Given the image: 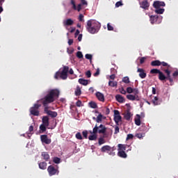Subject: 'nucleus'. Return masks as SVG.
<instances>
[{"instance_id": "obj_1", "label": "nucleus", "mask_w": 178, "mask_h": 178, "mask_svg": "<svg viewBox=\"0 0 178 178\" xmlns=\"http://www.w3.org/2000/svg\"><path fill=\"white\" fill-rule=\"evenodd\" d=\"M59 97V91L56 89H53L49 90L42 99L38 100V103H42L43 106H44V112L49 115L51 118H56L58 116V113L56 111H51L49 110L48 105L56 101V98Z\"/></svg>"}, {"instance_id": "obj_2", "label": "nucleus", "mask_w": 178, "mask_h": 178, "mask_svg": "<svg viewBox=\"0 0 178 178\" xmlns=\"http://www.w3.org/2000/svg\"><path fill=\"white\" fill-rule=\"evenodd\" d=\"M165 75L158 69H152L150 71L151 74H159V80L164 81L165 80L170 81V86L174 83V79L170 76V70L169 69L163 70Z\"/></svg>"}, {"instance_id": "obj_3", "label": "nucleus", "mask_w": 178, "mask_h": 178, "mask_svg": "<svg viewBox=\"0 0 178 178\" xmlns=\"http://www.w3.org/2000/svg\"><path fill=\"white\" fill-rule=\"evenodd\" d=\"M99 22L90 19L87 22L86 29L90 34H95V33H98V30H99Z\"/></svg>"}, {"instance_id": "obj_4", "label": "nucleus", "mask_w": 178, "mask_h": 178, "mask_svg": "<svg viewBox=\"0 0 178 178\" xmlns=\"http://www.w3.org/2000/svg\"><path fill=\"white\" fill-rule=\"evenodd\" d=\"M70 68L64 67L63 70L60 71L59 70L58 72H56V75H54V79L56 80L61 79V80H66L67 79V73Z\"/></svg>"}, {"instance_id": "obj_5", "label": "nucleus", "mask_w": 178, "mask_h": 178, "mask_svg": "<svg viewBox=\"0 0 178 178\" xmlns=\"http://www.w3.org/2000/svg\"><path fill=\"white\" fill-rule=\"evenodd\" d=\"M106 132V127L104 124H97L95 125V127L92 128V131H90V134H105Z\"/></svg>"}, {"instance_id": "obj_6", "label": "nucleus", "mask_w": 178, "mask_h": 178, "mask_svg": "<svg viewBox=\"0 0 178 178\" xmlns=\"http://www.w3.org/2000/svg\"><path fill=\"white\" fill-rule=\"evenodd\" d=\"M42 102H38L35 103V104H33V107H31L30 108V113L31 115H33V116H39L40 115V111H39V108H41L42 105H41Z\"/></svg>"}, {"instance_id": "obj_7", "label": "nucleus", "mask_w": 178, "mask_h": 178, "mask_svg": "<svg viewBox=\"0 0 178 178\" xmlns=\"http://www.w3.org/2000/svg\"><path fill=\"white\" fill-rule=\"evenodd\" d=\"M71 5H72V9L80 12L81 10V6H88V3L86 0H81V3L76 6V2L74 0H71Z\"/></svg>"}, {"instance_id": "obj_8", "label": "nucleus", "mask_w": 178, "mask_h": 178, "mask_svg": "<svg viewBox=\"0 0 178 178\" xmlns=\"http://www.w3.org/2000/svg\"><path fill=\"white\" fill-rule=\"evenodd\" d=\"M47 172H49L50 177H52L54 175H58L59 174V170L54 165H49L47 168Z\"/></svg>"}, {"instance_id": "obj_9", "label": "nucleus", "mask_w": 178, "mask_h": 178, "mask_svg": "<svg viewBox=\"0 0 178 178\" xmlns=\"http://www.w3.org/2000/svg\"><path fill=\"white\" fill-rule=\"evenodd\" d=\"M114 122H115L116 125H118V123L122 122V116H120V111L118 110H114Z\"/></svg>"}, {"instance_id": "obj_10", "label": "nucleus", "mask_w": 178, "mask_h": 178, "mask_svg": "<svg viewBox=\"0 0 178 178\" xmlns=\"http://www.w3.org/2000/svg\"><path fill=\"white\" fill-rule=\"evenodd\" d=\"M151 65L152 66H161V65H162L163 67H170V65H169L167 63L165 62H161L159 60H154V61H152L151 63Z\"/></svg>"}, {"instance_id": "obj_11", "label": "nucleus", "mask_w": 178, "mask_h": 178, "mask_svg": "<svg viewBox=\"0 0 178 178\" xmlns=\"http://www.w3.org/2000/svg\"><path fill=\"white\" fill-rule=\"evenodd\" d=\"M40 141H42V143H44L46 145H49L51 143V140L50 138H48L47 135H41Z\"/></svg>"}, {"instance_id": "obj_12", "label": "nucleus", "mask_w": 178, "mask_h": 178, "mask_svg": "<svg viewBox=\"0 0 178 178\" xmlns=\"http://www.w3.org/2000/svg\"><path fill=\"white\" fill-rule=\"evenodd\" d=\"M127 99H129L130 101H139L140 98L138 96V94H134V95H127Z\"/></svg>"}, {"instance_id": "obj_13", "label": "nucleus", "mask_w": 178, "mask_h": 178, "mask_svg": "<svg viewBox=\"0 0 178 178\" xmlns=\"http://www.w3.org/2000/svg\"><path fill=\"white\" fill-rule=\"evenodd\" d=\"M115 148L110 147L109 145H104V147H102L101 152L105 153L107 152L115 151Z\"/></svg>"}, {"instance_id": "obj_14", "label": "nucleus", "mask_w": 178, "mask_h": 178, "mask_svg": "<svg viewBox=\"0 0 178 178\" xmlns=\"http://www.w3.org/2000/svg\"><path fill=\"white\" fill-rule=\"evenodd\" d=\"M127 92L128 94L134 93V94H136V95H138L139 94V90H138V88H132L131 87H128L127 88Z\"/></svg>"}, {"instance_id": "obj_15", "label": "nucleus", "mask_w": 178, "mask_h": 178, "mask_svg": "<svg viewBox=\"0 0 178 178\" xmlns=\"http://www.w3.org/2000/svg\"><path fill=\"white\" fill-rule=\"evenodd\" d=\"M137 72L139 73V76L140 79L146 78L147 74L143 68H138Z\"/></svg>"}, {"instance_id": "obj_16", "label": "nucleus", "mask_w": 178, "mask_h": 178, "mask_svg": "<svg viewBox=\"0 0 178 178\" xmlns=\"http://www.w3.org/2000/svg\"><path fill=\"white\" fill-rule=\"evenodd\" d=\"M144 118V114L141 113V116L139 115L138 114L136 115V118H135V124H136L137 126H140L141 124V121H140V118Z\"/></svg>"}, {"instance_id": "obj_17", "label": "nucleus", "mask_w": 178, "mask_h": 178, "mask_svg": "<svg viewBox=\"0 0 178 178\" xmlns=\"http://www.w3.org/2000/svg\"><path fill=\"white\" fill-rule=\"evenodd\" d=\"M96 97L97 98V99H99V102H105V97L104 96L103 93L97 92Z\"/></svg>"}, {"instance_id": "obj_18", "label": "nucleus", "mask_w": 178, "mask_h": 178, "mask_svg": "<svg viewBox=\"0 0 178 178\" xmlns=\"http://www.w3.org/2000/svg\"><path fill=\"white\" fill-rule=\"evenodd\" d=\"M154 8L159 9L160 6H165V2L163 1H154L153 3Z\"/></svg>"}, {"instance_id": "obj_19", "label": "nucleus", "mask_w": 178, "mask_h": 178, "mask_svg": "<svg viewBox=\"0 0 178 178\" xmlns=\"http://www.w3.org/2000/svg\"><path fill=\"white\" fill-rule=\"evenodd\" d=\"M42 122L43 125H45L47 127L49 126V118L48 116H43L42 119Z\"/></svg>"}, {"instance_id": "obj_20", "label": "nucleus", "mask_w": 178, "mask_h": 178, "mask_svg": "<svg viewBox=\"0 0 178 178\" xmlns=\"http://www.w3.org/2000/svg\"><path fill=\"white\" fill-rule=\"evenodd\" d=\"M63 26H72V24L74 23V21L73 19L69 18L66 20H64L63 22Z\"/></svg>"}, {"instance_id": "obj_21", "label": "nucleus", "mask_w": 178, "mask_h": 178, "mask_svg": "<svg viewBox=\"0 0 178 178\" xmlns=\"http://www.w3.org/2000/svg\"><path fill=\"white\" fill-rule=\"evenodd\" d=\"M140 8H143V9H148L149 8V3H148V1L145 0L140 3Z\"/></svg>"}, {"instance_id": "obj_22", "label": "nucleus", "mask_w": 178, "mask_h": 178, "mask_svg": "<svg viewBox=\"0 0 178 178\" xmlns=\"http://www.w3.org/2000/svg\"><path fill=\"white\" fill-rule=\"evenodd\" d=\"M118 156H120L121 159H127V154L125 153L124 151H118Z\"/></svg>"}, {"instance_id": "obj_23", "label": "nucleus", "mask_w": 178, "mask_h": 178, "mask_svg": "<svg viewBox=\"0 0 178 178\" xmlns=\"http://www.w3.org/2000/svg\"><path fill=\"white\" fill-rule=\"evenodd\" d=\"M115 99L120 104H122L124 102V98L121 95H116Z\"/></svg>"}, {"instance_id": "obj_24", "label": "nucleus", "mask_w": 178, "mask_h": 178, "mask_svg": "<svg viewBox=\"0 0 178 178\" xmlns=\"http://www.w3.org/2000/svg\"><path fill=\"white\" fill-rule=\"evenodd\" d=\"M47 165L46 162H40L38 163V168L42 170H45L47 169Z\"/></svg>"}, {"instance_id": "obj_25", "label": "nucleus", "mask_w": 178, "mask_h": 178, "mask_svg": "<svg viewBox=\"0 0 178 178\" xmlns=\"http://www.w3.org/2000/svg\"><path fill=\"white\" fill-rule=\"evenodd\" d=\"M42 156L43 158V160H44L45 161H48L49 160V155L47 152H42Z\"/></svg>"}, {"instance_id": "obj_26", "label": "nucleus", "mask_w": 178, "mask_h": 178, "mask_svg": "<svg viewBox=\"0 0 178 178\" xmlns=\"http://www.w3.org/2000/svg\"><path fill=\"white\" fill-rule=\"evenodd\" d=\"M78 82L83 86H88V80H85L84 79L80 78L79 80H78Z\"/></svg>"}, {"instance_id": "obj_27", "label": "nucleus", "mask_w": 178, "mask_h": 178, "mask_svg": "<svg viewBox=\"0 0 178 178\" xmlns=\"http://www.w3.org/2000/svg\"><path fill=\"white\" fill-rule=\"evenodd\" d=\"M152 102L155 106L161 105V101L159 100V99H158L157 97H154L153 100H152Z\"/></svg>"}, {"instance_id": "obj_28", "label": "nucleus", "mask_w": 178, "mask_h": 178, "mask_svg": "<svg viewBox=\"0 0 178 178\" xmlns=\"http://www.w3.org/2000/svg\"><path fill=\"white\" fill-rule=\"evenodd\" d=\"M75 95L76 97H79L81 95V88L80 86H77L75 90Z\"/></svg>"}, {"instance_id": "obj_29", "label": "nucleus", "mask_w": 178, "mask_h": 178, "mask_svg": "<svg viewBox=\"0 0 178 178\" xmlns=\"http://www.w3.org/2000/svg\"><path fill=\"white\" fill-rule=\"evenodd\" d=\"M118 152H124L127 147L125 145H122V144H118Z\"/></svg>"}, {"instance_id": "obj_30", "label": "nucleus", "mask_w": 178, "mask_h": 178, "mask_svg": "<svg viewBox=\"0 0 178 178\" xmlns=\"http://www.w3.org/2000/svg\"><path fill=\"white\" fill-rule=\"evenodd\" d=\"M88 138L90 141H95L97 138V134H92V135H90Z\"/></svg>"}, {"instance_id": "obj_31", "label": "nucleus", "mask_w": 178, "mask_h": 178, "mask_svg": "<svg viewBox=\"0 0 178 178\" xmlns=\"http://www.w3.org/2000/svg\"><path fill=\"white\" fill-rule=\"evenodd\" d=\"M103 119H104V115H102V113H99V115H97V120H96L97 123H102V122H103Z\"/></svg>"}, {"instance_id": "obj_32", "label": "nucleus", "mask_w": 178, "mask_h": 178, "mask_svg": "<svg viewBox=\"0 0 178 178\" xmlns=\"http://www.w3.org/2000/svg\"><path fill=\"white\" fill-rule=\"evenodd\" d=\"M89 106H90V108H92L94 109L98 108V105H97V103L95 102H90Z\"/></svg>"}, {"instance_id": "obj_33", "label": "nucleus", "mask_w": 178, "mask_h": 178, "mask_svg": "<svg viewBox=\"0 0 178 178\" xmlns=\"http://www.w3.org/2000/svg\"><path fill=\"white\" fill-rule=\"evenodd\" d=\"M131 118V114L130 111L128 110L127 113L124 114V119L125 120H130V118Z\"/></svg>"}, {"instance_id": "obj_34", "label": "nucleus", "mask_w": 178, "mask_h": 178, "mask_svg": "<svg viewBox=\"0 0 178 178\" xmlns=\"http://www.w3.org/2000/svg\"><path fill=\"white\" fill-rule=\"evenodd\" d=\"M108 86L109 87H113V88L117 87L118 86V82L113 81H108Z\"/></svg>"}, {"instance_id": "obj_35", "label": "nucleus", "mask_w": 178, "mask_h": 178, "mask_svg": "<svg viewBox=\"0 0 178 178\" xmlns=\"http://www.w3.org/2000/svg\"><path fill=\"white\" fill-rule=\"evenodd\" d=\"M47 127H48V126H47V125L40 124V133H44V131H46Z\"/></svg>"}, {"instance_id": "obj_36", "label": "nucleus", "mask_w": 178, "mask_h": 178, "mask_svg": "<svg viewBox=\"0 0 178 178\" xmlns=\"http://www.w3.org/2000/svg\"><path fill=\"white\" fill-rule=\"evenodd\" d=\"M155 12L158 15H162V13H163L165 12V9H163V8H156Z\"/></svg>"}, {"instance_id": "obj_37", "label": "nucleus", "mask_w": 178, "mask_h": 178, "mask_svg": "<svg viewBox=\"0 0 178 178\" xmlns=\"http://www.w3.org/2000/svg\"><path fill=\"white\" fill-rule=\"evenodd\" d=\"M106 143V140L103 137L99 138V145H102Z\"/></svg>"}, {"instance_id": "obj_38", "label": "nucleus", "mask_w": 178, "mask_h": 178, "mask_svg": "<svg viewBox=\"0 0 178 178\" xmlns=\"http://www.w3.org/2000/svg\"><path fill=\"white\" fill-rule=\"evenodd\" d=\"M122 82L125 83L127 84H129L130 83L129 76H124L122 78Z\"/></svg>"}, {"instance_id": "obj_39", "label": "nucleus", "mask_w": 178, "mask_h": 178, "mask_svg": "<svg viewBox=\"0 0 178 178\" xmlns=\"http://www.w3.org/2000/svg\"><path fill=\"white\" fill-rule=\"evenodd\" d=\"M156 19H158V18L156 16L150 17V22H151L152 24H154V23H155V22H156Z\"/></svg>"}, {"instance_id": "obj_40", "label": "nucleus", "mask_w": 178, "mask_h": 178, "mask_svg": "<svg viewBox=\"0 0 178 178\" xmlns=\"http://www.w3.org/2000/svg\"><path fill=\"white\" fill-rule=\"evenodd\" d=\"M75 137L76 138H77V140H83L82 135L80 132H78L77 134H76Z\"/></svg>"}, {"instance_id": "obj_41", "label": "nucleus", "mask_w": 178, "mask_h": 178, "mask_svg": "<svg viewBox=\"0 0 178 178\" xmlns=\"http://www.w3.org/2000/svg\"><path fill=\"white\" fill-rule=\"evenodd\" d=\"M54 163L56 164L60 163V159H59L58 157H54Z\"/></svg>"}, {"instance_id": "obj_42", "label": "nucleus", "mask_w": 178, "mask_h": 178, "mask_svg": "<svg viewBox=\"0 0 178 178\" xmlns=\"http://www.w3.org/2000/svg\"><path fill=\"white\" fill-rule=\"evenodd\" d=\"M83 137H84L85 139H87L88 138V132L87 131H84L82 132Z\"/></svg>"}, {"instance_id": "obj_43", "label": "nucleus", "mask_w": 178, "mask_h": 178, "mask_svg": "<svg viewBox=\"0 0 178 178\" xmlns=\"http://www.w3.org/2000/svg\"><path fill=\"white\" fill-rule=\"evenodd\" d=\"M118 133H120V128L115 126V127H114V135H117Z\"/></svg>"}, {"instance_id": "obj_44", "label": "nucleus", "mask_w": 178, "mask_h": 178, "mask_svg": "<svg viewBox=\"0 0 178 178\" xmlns=\"http://www.w3.org/2000/svg\"><path fill=\"white\" fill-rule=\"evenodd\" d=\"M78 19H79V22H82V23H83L84 15H83V14H80Z\"/></svg>"}, {"instance_id": "obj_45", "label": "nucleus", "mask_w": 178, "mask_h": 178, "mask_svg": "<svg viewBox=\"0 0 178 178\" xmlns=\"http://www.w3.org/2000/svg\"><path fill=\"white\" fill-rule=\"evenodd\" d=\"M85 58L91 61L92 60V55L88 54H86Z\"/></svg>"}, {"instance_id": "obj_46", "label": "nucleus", "mask_w": 178, "mask_h": 178, "mask_svg": "<svg viewBox=\"0 0 178 178\" xmlns=\"http://www.w3.org/2000/svg\"><path fill=\"white\" fill-rule=\"evenodd\" d=\"M76 56L79 59H81V58H83V53H81V51H77Z\"/></svg>"}, {"instance_id": "obj_47", "label": "nucleus", "mask_w": 178, "mask_h": 178, "mask_svg": "<svg viewBox=\"0 0 178 178\" xmlns=\"http://www.w3.org/2000/svg\"><path fill=\"white\" fill-rule=\"evenodd\" d=\"M133 139H134V135L133 134H129L127 135V140H133Z\"/></svg>"}, {"instance_id": "obj_48", "label": "nucleus", "mask_w": 178, "mask_h": 178, "mask_svg": "<svg viewBox=\"0 0 178 178\" xmlns=\"http://www.w3.org/2000/svg\"><path fill=\"white\" fill-rule=\"evenodd\" d=\"M107 29H108V31H113V26H112L111 25V24H109V23L107 24Z\"/></svg>"}, {"instance_id": "obj_49", "label": "nucleus", "mask_w": 178, "mask_h": 178, "mask_svg": "<svg viewBox=\"0 0 178 178\" xmlns=\"http://www.w3.org/2000/svg\"><path fill=\"white\" fill-rule=\"evenodd\" d=\"M136 137L137 138L141 139L143 138L144 135L143 134H136Z\"/></svg>"}, {"instance_id": "obj_50", "label": "nucleus", "mask_w": 178, "mask_h": 178, "mask_svg": "<svg viewBox=\"0 0 178 178\" xmlns=\"http://www.w3.org/2000/svg\"><path fill=\"white\" fill-rule=\"evenodd\" d=\"M86 76H87L88 79H90L91 77V72H90V70L86 72Z\"/></svg>"}, {"instance_id": "obj_51", "label": "nucleus", "mask_w": 178, "mask_h": 178, "mask_svg": "<svg viewBox=\"0 0 178 178\" xmlns=\"http://www.w3.org/2000/svg\"><path fill=\"white\" fill-rule=\"evenodd\" d=\"M114 150H111V151H108L107 153L108 154V155L113 156H114L115 155V152H113Z\"/></svg>"}, {"instance_id": "obj_52", "label": "nucleus", "mask_w": 178, "mask_h": 178, "mask_svg": "<svg viewBox=\"0 0 178 178\" xmlns=\"http://www.w3.org/2000/svg\"><path fill=\"white\" fill-rule=\"evenodd\" d=\"M127 90H124V88H121L120 89V93L122 94L123 95H125L127 94Z\"/></svg>"}, {"instance_id": "obj_53", "label": "nucleus", "mask_w": 178, "mask_h": 178, "mask_svg": "<svg viewBox=\"0 0 178 178\" xmlns=\"http://www.w3.org/2000/svg\"><path fill=\"white\" fill-rule=\"evenodd\" d=\"M122 5H123V3H122V1H118V2L115 3V7H116V8H119V6H122Z\"/></svg>"}, {"instance_id": "obj_54", "label": "nucleus", "mask_w": 178, "mask_h": 178, "mask_svg": "<svg viewBox=\"0 0 178 178\" xmlns=\"http://www.w3.org/2000/svg\"><path fill=\"white\" fill-rule=\"evenodd\" d=\"M81 105H82L81 101L78 100V101L76 102V106L80 107V106H81Z\"/></svg>"}, {"instance_id": "obj_55", "label": "nucleus", "mask_w": 178, "mask_h": 178, "mask_svg": "<svg viewBox=\"0 0 178 178\" xmlns=\"http://www.w3.org/2000/svg\"><path fill=\"white\" fill-rule=\"evenodd\" d=\"M172 76L174 77V79H176L178 76V71H175L173 74H172Z\"/></svg>"}, {"instance_id": "obj_56", "label": "nucleus", "mask_w": 178, "mask_h": 178, "mask_svg": "<svg viewBox=\"0 0 178 178\" xmlns=\"http://www.w3.org/2000/svg\"><path fill=\"white\" fill-rule=\"evenodd\" d=\"M145 59H146L145 57H142V58L140 59V64L144 63V62H145Z\"/></svg>"}, {"instance_id": "obj_57", "label": "nucleus", "mask_w": 178, "mask_h": 178, "mask_svg": "<svg viewBox=\"0 0 178 178\" xmlns=\"http://www.w3.org/2000/svg\"><path fill=\"white\" fill-rule=\"evenodd\" d=\"M33 131H34V127L31 125L30 127H29V131L31 133Z\"/></svg>"}, {"instance_id": "obj_58", "label": "nucleus", "mask_w": 178, "mask_h": 178, "mask_svg": "<svg viewBox=\"0 0 178 178\" xmlns=\"http://www.w3.org/2000/svg\"><path fill=\"white\" fill-rule=\"evenodd\" d=\"M99 74V69L97 68L96 73L94 74V76H98Z\"/></svg>"}, {"instance_id": "obj_59", "label": "nucleus", "mask_w": 178, "mask_h": 178, "mask_svg": "<svg viewBox=\"0 0 178 178\" xmlns=\"http://www.w3.org/2000/svg\"><path fill=\"white\" fill-rule=\"evenodd\" d=\"M109 79H111V80H115V74H111V76H109Z\"/></svg>"}, {"instance_id": "obj_60", "label": "nucleus", "mask_w": 178, "mask_h": 178, "mask_svg": "<svg viewBox=\"0 0 178 178\" xmlns=\"http://www.w3.org/2000/svg\"><path fill=\"white\" fill-rule=\"evenodd\" d=\"M83 38V35L82 34H79V36H78V40L79 41H81Z\"/></svg>"}, {"instance_id": "obj_61", "label": "nucleus", "mask_w": 178, "mask_h": 178, "mask_svg": "<svg viewBox=\"0 0 178 178\" xmlns=\"http://www.w3.org/2000/svg\"><path fill=\"white\" fill-rule=\"evenodd\" d=\"M89 91H90V93H94V91H95L94 88L93 87H90L89 88Z\"/></svg>"}, {"instance_id": "obj_62", "label": "nucleus", "mask_w": 178, "mask_h": 178, "mask_svg": "<svg viewBox=\"0 0 178 178\" xmlns=\"http://www.w3.org/2000/svg\"><path fill=\"white\" fill-rule=\"evenodd\" d=\"M152 93L153 95H156V88H152Z\"/></svg>"}, {"instance_id": "obj_63", "label": "nucleus", "mask_w": 178, "mask_h": 178, "mask_svg": "<svg viewBox=\"0 0 178 178\" xmlns=\"http://www.w3.org/2000/svg\"><path fill=\"white\" fill-rule=\"evenodd\" d=\"M106 115L110 114V108H106Z\"/></svg>"}, {"instance_id": "obj_64", "label": "nucleus", "mask_w": 178, "mask_h": 178, "mask_svg": "<svg viewBox=\"0 0 178 178\" xmlns=\"http://www.w3.org/2000/svg\"><path fill=\"white\" fill-rule=\"evenodd\" d=\"M68 44H69V45H72V44H73V40L72 39H70L68 40Z\"/></svg>"}]
</instances>
